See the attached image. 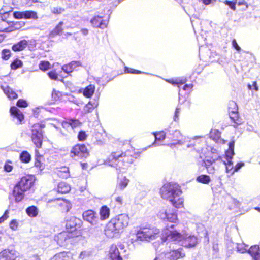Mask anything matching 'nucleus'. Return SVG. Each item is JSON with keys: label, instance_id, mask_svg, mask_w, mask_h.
<instances>
[{"label": "nucleus", "instance_id": "obj_19", "mask_svg": "<svg viewBox=\"0 0 260 260\" xmlns=\"http://www.w3.org/2000/svg\"><path fill=\"white\" fill-rule=\"evenodd\" d=\"M81 66L79 61H72L68 64L64 65L62 67V70L66 73H71L76 67Z\"/></svg>", "mask_w": 260, "mask_h": 260}, {"label": "nucleus", "instance_id": "obj_56", "mask_svg": "<svg viewBox=\"0 0 260 260\" xmlns=\"http://www.w3.org/2000/svg\"><path fill=\"white\" fill-rule=\"evenodd\" d=\"M237 1L235 0L234 2L230 1H226L225 3L226 5L229 6V7L233 10H236L235 4Z\"/></svg>", "mask_w": 260, "mask_h": 260}, {"label": "nucleus", "instance_id": "obj_61", "mask_svg": "<svg viewBox=\"0 0 260 260\" xmlns=\"http://www.w3.org/2000/svg\"><path fill=\"white\" fill-rule=\"evenodd\" d=\"M180 109L179 108L177 107L176 109V110L175 112V115L174 116V121H176L178 120V116H179V114L180 113Z\"/></svg>", "mask_w": 260, "mask_h": 260}, {"label": "nucleus", "instance_id": "obj_18", "mask_svg": "<svg viewBox=\"0 0 260 260\" xmlns=\"http://www.w3.org/2000/svg\"><path fill=\"white\" fill-rule=\"evenodd\" d=\"M248 253L252 257L254 260H260L259 247L258 245H254L248 248Z\"/></svg>", "mask_w": 260, "mask_h": 260}, {"label": "nucleus", "instance_id": "obj_55", "mask_svg": "<svg viewBox=\"0 0 260 260\" xmlns=\"http://www.w3.org/2000/svg\"><path fill=\"white\" fill-rule=\"evenodd\" d=\"M49 78L53 80H57L58 78V75L55 71H51L48 73Z\"/></svg>", "mask_w": 260, "mask_h": 260}, {"label": "nucleus", "instance_id": "obj_2", "mask_svg": "<svg viewBox=\"0 0 260 260\" xmlns=\"http://www.w3.org/2000/svg\"><path fill=\"white\" fill-rule=\"evenodd\" d=\"M160 193L162 198L169 200L175 207L179 208L183 206V200L180 197L182 192L178 185L166 184L161 188Z\"/></svg>", "mask_w": 260, "mask_h": 260}, {"label": "nucleus", "instance_id": "obj_47", "mask_svg": "<svg viewBox=\"0 0 260 260\" xmlns=\"http://www.w3.org/2000/svg\"><path fill=\"white\" fill-rule=\"evenodd\" d=\"M223 161L226 166V171L227 173L230 172L233 169H234L233 167V162L231 161V160H226Z\"/></svg>", "mask_w": 260, "mask_h": 260}, {"label": "nucleus", "instance_id": "obj_50", "mask_svg": "<svg viewBox=\"0 0 260 260\" xmlns=\"http://www.w3.org/2000/svg\"><path fill=\"white\" fill-rule=\"evenodd\" d=\"M87 138V135L86 132L83 131H80L78 135V138L79 141H83L86 140Z\"/></svg>", "mask_w": 260, "mask_h": 260}, {"label": "nucleus", "instance_id": "obj_32", "mask_svg": "<svg viewBox=\"0 0 260 260\" xmlns=\"http://www.w3.org/2000/svg\"><path fill=\"white\" fill-rule=\"evenodd\" d=\"M95 90V86L90 84L87 86L83 91V95L86 98H90L93 94Z\"/></svg>", "mask_w": 260, "mask_h": 260}, {"label": "nucleus", "instance_id": "obj_64", "mask_svg": "<svg viewBox=\"0 0 260 260\" xmlns=\"http://www.w3.org/2000/svg\"><path fill=\"white\" fill-rule=\"evenodd\" d=\"M232 45L233 47L237 50L240 51L241 50L240 47L238 46L235 40L232 41Z\"/></svg>", "mask_w": 260, "mask_h": 260}, {"label": "nucleus", "instance_id": "obj_5", "mask_svg": "<svg viewBox=\"0 0 260 260\" xmlns=\"http://www.w3.org/2000/svg\"><path fill=\"white\" fill-rule=\"evenodd\" d=\"M158 216L165 221L175 222L177 220L176 210L170 207L161 209L158 213Z\"/></svg>", "mask_w": 260, "mask_h": 260}, {"label": "nucleus", "instance_id": "obj_41", "mask_svg": "<svg viewBox=\"0 0 260 260\" xmlns=\"http://www.w3.org/2000/svg\"><path fill=\"white\" fill-rule=\"evenodd\" d=\"M22 62L19 59H16L12 62L11 64V67L12 69L16 70L18 68H19L22 66Z\"/></svg>", "mask_w": 260, "mask_h": 260}, {"label": "nucleus", "instance_id": "obj_33", "mask_svg": "<svg viewBox=\"0 0 260 260\" xmlns=\"http://www.w3.org/2000/svg\"><path fill=\"white\" fill-rule=\"evenodd\" d=\"M98 106V103L96 101L89 102L84 107V111L85 113L91 112Z\"/></svg>", "mask_w": 260, "mask_h": 260}, {"label": "nucleus", "instance_id": "obj_51", "mask_svg": "<svg viewBox=\"0 0 260 260\" xmlns=\"http://www.w3.org/2000/svg\"><path fill=\"white\" fill-rule=\"evenodd\" d=\"M10 56V51L4 49L2 51V58L5 60H8Z\"/></svg>", "mask_w": 260, "mask_h": 260}, {"label": "nucleus", "instance_id": "obj_58", "mask_svg": "<svg viewBox=\"0 0 260 260\" xmlns=\"http://www.w3.org/2000/svg\"><path fill=\"white\" fill-rule=\"evenodd\" d=\"M125 71L128 73L140 74L141 71L132 68H125Z\"/></svg>", "mask_w": 260, "mask_h": 260}, {"label": "nucleus", "instance_id": "obj_63", "mask_svg": "<svg viewBox=\"0 0 260 260\" xmlns=\"http://www.w3.org/2000/svg\"><path fill=\"white\" fill-rule=\"evenodd\" d=\"M88 256V254L86 251H82L79 255V258L81 259H84Z\"/></svg>", "mask_w": 260, "mask_h": 260}, {"label": "nucleus", "instance_id": "obj_62", "mask_svg": "<svg viewBox=\"0 0 260 260\" xmlns=\"http://www.w3.org/2000/svg\"><path fill=\"white\" fill-rule=\"evenodd\" d=\"M58 175L62 178H68L70 177V172L58 173Z\"/></svg>", "mask_w": 260, "mask_h": 260}, {"label": "nucleus", "instance_id": "obj_31", "mask_svg": "<svg viewBox=\"0 0 260 260\" xmlns=\"http://www.w3.org/2000/svg\"><path fill=\"white\" fill-rule=\"evenodd\" d=\"M129 180L125 177H122L118 178L117 187L121 190H123L128 185Z\"/></svg>", "mask_w": 260, "mask_h": 260}, {"label": "nucleus", "instance_id": "obj_48", "mask_svg": "<svg viewBox=\"0 0 260 260\" xmlns=\"http://www.w3.org/2000/svg\"><path fill=\"white\" fill-rule=\"evenodd\" d=\"M51 11L54 14H60L64 11V9L61 7H52Z\"/></svg>", "mask_w": 260, "mask_h": 260}, {"label": "nucleus", "instance_id": "obj_16", "mask_svg": "<svg viewBox=\"0 0 260 260\" xmlns=\"http://www.w3.org/2000/svg\"><path fill=\"white\" fill-rule=\"evenodd\" d=\"M76 219L75 217H71L69 220L67 221L66 226V229L67 230L66 232H69V233H76L77 237L79 234V232L77 231V223L76 222Z\"/></svg>", "mask_w": 260, "mask_h": 260}, {"label": "nucleus", "instance_id": "obj_20", "mask_svg": "<svg viewBox=\"0 0 260 260\" xmlns=\"http://www.w3.org/2000/svg\"><path fill=\"white\" fill-rule=\"evenodd\" d=\"M26 191H23L18 187L17 186L15 185L13 190V194L15 198V201L17 202H19L21 201L24 198V192Z\"/></svg>", "mask_w": 260, "mask_h": 260}, {"label": "nucleus", "instance_id": "obj_13", "mask_svg": "<svg viewBox=\"0 0 260 260\" xmlns=\"http://www.w3.org/2000/svg\"><path fill=\"white\" fill-rule=\"evenodd\" d=\"M115 223L111 220L106 225L104 231L105 235L110 238L116 236L119 233V230L116 226Z\"/></svg>", "mask_w": 260, "mask_h": 260}, {"label": "nucleus", "instance_id": "obj_21", "mask_svg": "<svg viewBox=\"0 0 260 260\" xmlns=\"http://www.w3.org/2000/svg\"><path fill=\"white\" fill-rule=\"evenodd\" d=\"M186 142H188L189 143L187 145V147L189 148H193L198 151H200V148L198 147V145L200 144V142L196 143V140L201 139L200 137H195L193 138L189 139L188 138H186Z\"/></svg>", "mask_w": 260, "mask_h": 260}, {"label": "nucleus", "instance_id": "obj_4", "mask_svg": "<svg viewBox=\"0 0 260 260\" xmlns=\"http://www.w3.org/2000/svg\"><path fill=\"white\" fill-rule=\"evenodd\" d=\"M159 233V229L156 228H143L137 232L136 237L140 241H149L156 239Z\"/></svg>", "mask_w": 260, "mask_h": 260}, {"label": "nucleus", "instance_id": "obj_17", "mask_svg": "<svg viewBox=\"0 0 260 260\" xmlns=\"http://www.w3.org/2000/svg\"><path fill=\"white\" fill-rule=\"evenodd\" d=\"M108 254L111 260H122L120 253L116 245H112L110 246Z\"/></svg>", "mask_w": 260, "mask_h": 260}, {"label": "nucleus", "instance_id": "obj_37", "mask_svg": "<svg viewBox=\"0 0 260 260\" xmlns=\"http://www.w3.org/2000/svg\"><path fill=\"white\" fill-rule=\"evenodd\" d=\"M20 160L25 163H28L31 159L30 154L26 151H23L20 155Z\"/></svg>", "mask_w": 260, "mask_h": 260}, {"label": "nucleus", "instance_id": "obj_23", "mask_svg": "<svg viewBox=\"0 0 260 260\" xmlns=\"http://www.w3.org/2000/svg\"><path fill=\"white\" fill-rule=\"evenodd\" d=\"M230 105L231 106H232L234 107L233 110L230 111V117L232 120H233V121L235 123H236L237 124H238V123L237 122V120H238V114H237L238 108H237L236 104L234 102L232 101L230 103Z\"/></svg>", "mask_w": 260, "mask_h": 260}, {"label": "nucleus", "instance_id": "obj_42", "mask_svg": "<svg viewBox=\"0 0 260 260\" xmlns=\"http://www.w3.org/2000/svg\"><path fill=\"white\" fill-rule=\"evenodd\" d=\"M168 82L171 83L173 85H179V84H182L186 82L185 79H180L179 78L176 79H169L166 80Z\"/></svg>", "mask_w": 260, "mask_h": 260}, {"label": "nucleus", "instance_id": "obj_60", "mask_svg": "<svg viewBox=\"0 0 260 260\" xmlns=\"http://www.w3.org/2000/svg\"><path fill=\"white\" fill-rule=\"evenodd\" d=\"M9 211L6 210L2 217L0 218V223L6 220L8 217Z\"/></svg>", "mask_w": 260, "mask_h": 260}, {"label": "nucleus", "instance_id": "obj_11", "mask_svg": "<svg viewBox=\"0 0 260 260\" xmlns=\"http://www.w3.org/2000/svg\"><path fill=\"white\" fill-rule=\"evenodd\" d=\"M83 219L90 223L92 225H95L98 223L99 218L96 213L92 210H88L84 211L82 214Z\"/></svg>", "mask_w": 260, "mask_h": 260}, {"label": "nucleus", "instance_id": "obj_3", "mask_svg": "<svg viewBox=\"0 0 260 260\" xmlns=\"http://www.w3.org/2000/svg\"><path fill=\"white\" fill-rule=\"evenodd\" d=\"M134 158L127 152L119 153H112L109 157L108 163L109 165L115 167L116 169L124 168L129 164H132Z\"/></svg>", "mask_w": 260, "mask_h": 260}, {"label": "nucleus", "instance_id": "obj_12", "mask_svg": "<svg viewBox=\"0 0 260 260\" xmlns=\"http://www.w3.org/2000/svg\"><path fill=\"white\" fill-rule=\"evenodd\" d=\"M33 184L34 180L32 177L27 176L22 177L16 185L23 191H27L31 188Z\"/></svg>", "mask_w": 260, "mask_h": 260}, {"label": "nucleus", "instance_id": "obj_44", "mask_svg": "<svg viewBox=\"0 0 260 260\" xmlns=\"http://www.w3.org/2000/svg\"><path fill=\"white\" fill-rule=\"evenodd\" d=\"M62 96V94L60 92L53 89L52 93V98L54 101L59 100Z\"/></svg>", "mask_w": 260, "mask_h": 260}, {"label": "nucleus", "instance_id": "obj_45", "mask_svg": "<svg viewBox=\"0 0 260 260\" xmlns=\"http://www.w3.org/2000/svg\"><path fill=\"white\" fill-rule=\"evenodd\" d=\"M71 128L72 129L75 128L77 127H79L81 125V122L77 119H69Z\"/></svg>", "mask_w": 260, "mask_h": 260}, {"label": "nucleus", "instance_id": "obj_34", "mask_svg": "<svg viewBox=\"0 0 260 260\" xmlns=\"http://www.w3.org/2000/svg\"><path fill=\"white\" fill-rule=\"evenodd\" d=\"M68 253L66 252H62L56 254L49 260H68Z\"/></svg>", "mask_w": 260, "mask_h": 260}, {"label": "nucleus", "instance_id": "obj_9", "mask_svg": "<svg viewBox=\"0 0 260 260\" xmlns=\"http://www.w3.org/2000/svg\"><path fill=\"white\" fill-rule=\"evenodd\" d=\"M185 256V253L182 247L177 249L173 248L170 251L166 254V258L170 260H177L179 258H182Z\"/></svg>", "mask_w": 260, "mask_h": 260}, {"label": "nucleus", "instance_id": "obj_30", "mask_svg": "<svg viewBox=\"0 0 260 260\" xmlns=\"http://www.w3.org/2000/svg\"><path fill=\"white\" fill-rule=\"evenodd\" d=\"M100 218L101 220H105L109 218L110 209L106 206H102L100 210Z\"/></svg>", "mask_w": 260, "mask_h": 260}, {"label": "nucleus", "instance_id": "obj_7", "mask_svg": "<svg viewBox=\"0 0 260 260\" xmlns=\"http://www.w3.org/2000/svg\"><path fill=\"white\" fill-rule=\"evenodd\" d=\"M88 153L87 148L85 145L78 144L72 148L70 156L72 158L75 157L83 158L87 157Z\"/></svg>", "mask_w": 260, "mask_h": 260}, {"label": "nucleus", "instance_id": "obj_39", "mask_svg": "<svg viewBox=\"0 0 260 260\" xmlns=\"http://www.w3.org/2000/svg\"><path fill=\"white\" fill-rule=\"evenodd\" d=\"M248 247L249 246L248 245H246L244 243H237V251L241 253H244L247 252Z\"/></svg>", "mask_w": 260, "mask_h": 260}, {"label": "nucleus", "instance_id": "obj_53", "mask_svg": "<svg viewBox=\"0 0 260 260\" xmlns=\"http://www.w3.org/2000/svg\"><path fill=\"white\" fill-rule=\"evenodd\" d=\"M4 169L5 171L7 172H11L13 169V166L11 165V162H6L4 165Z\"/></svg>", "mask_w": 260, "mask_h": 260}, {"label": "nucleus", "instance_id": "obj_15", "mask_svg": "<svg viewBox=\"0 0 260 260\" xmlns=\"http://www.w3.org/2000/svg\"><path fill=\"white\" fill-rule=\"evenodd\" d=\"M172 140L174 141L173 143L171 144L170 146L172 145H183L185 144L186 137H183L179 131L176 130L172 134V137L171 138Z\"/></svg>", "mask_w": 260, "mask_h": 260}, {"label": "nucleus", "instance_id": "obj_46", "mask_svg": "<svg viewBox=\"0 0 260 260\" xmlns=\"http://www.w3.org/2000/svg\"><path fill=\"white\" fill-rule=\"evenodd\" d=\"M50 66L48 61H41L39 64V68L42 71H46L50 68Z\"/></svg>", "mask_w": 260, "mask_h": 260}, {"label": "nucleus", "instance_id": "obj_10", "mask_svg": "<svg viewBox=\"0 0 260 260\" xmlns=\"http://www.w3.org/2000/svg\"><path fill=\"white\" fill-rule=\"evenodd\" d=\"M111 220L115 223V224L116 226L120 230L128 225L129 217L126 214H122L118 215L115 218L112 219Z\"/></svg>", "mask_w": 260, "mask_h": 260}, {"label": "nucleus", "instance_id": "obj_24", "mask_svg": "<svg viewBox=\"0 0 260 260\" xmlns=\"http://www.w3.org/2000/svg\"><path fill=\"white\" fill-rule=\"evenodd\" d=\"M27 41L22 40L12 46V50L14 51H20L23 50L27 46Z\"/></svg>", "mask_w": 260, "mask_h": 260}, {"label": "nucleus", "instance_id": "obj_54", "mask_svg": "<svg viewBox=\"0 0 260 260\" xmlns=\"http://www.w3.org/2000/svg\"><path fill=\"white\" fill-rule=\"evenodd\" d=\"M17 105L20 107L25 108L28 105L26 101L20 99L18 101L17 103Z\"/></svg>", "mask_w": 260, "mask_h": 260}, {"label": "nucleus", "instance_id": "obj_8", "mask_svg": "<svg viewBox=\"0 0 260 260\" xmlns=\"http://www.w3.org/2000/svg\"><path fill=\"white\" fill-rule=\"evenodd\" d=\"M75 237H77L76 233L63 231L56 235L54 237V240L59 246H63L67 244L70 238Z\"/></svg>", "mask_w": 260, "mask_h": 260}, {"label": "nucleus", "instance_id": "obj_6", "mask_svg": "<svg viewBox=\"0 0 260 260\" xmlns=\"http://www.w3.org/2000/svg\"><path fill=\"white\" fill-rule=\"evenodd\" d=\"M31 132L32 141L38 148H41L43 139L41 126L38 124H34Z\"/></svg>", "mask_w": 260, "mask_h": 260}, {"label": "nucleus", "instance_id": "obj_43", "mask_svg": "<svg viewBox=\"0 0 260 260\" xmlns=\"http://www.w3.org/2000/svg\"><path fill=\"white\" fill-rule=\"evenodd\" d=\"M155 141H162L165 138V133L164 132H160L159 133H153Z\"/></svg>", "mask_w": 260, "mask_h": 260}, {"label": "nucleus", "instance_id": "obj_25", "mask_svg": "<svg viewBox=\"0 0 260 260\" xmlns=\"http://www.w3.org/2000/svg\"><path fill=\"white\" fill-rule=\"evenodd\" d=\"M101 19V17H99V16H95L91 19V23L94 27L104 28L106 27V24L105 22H103Z\"/></svg>", "mask_w": 260, "mask_h": 260}, {"label": "nucleus", "instance_id": "obj_59", "mask_svg": "<svg viewBox=\"0 0 260 260\" xmlns=\"http://www.w3.org/2000/svg\"><path fill=\"white\" fill-rule=\"evenodd\" d=\"M62 126L67 129L71 127L69 119L68 121H64L62 122Z\"/></svg>", "mask_w": 260, "mask_h": 260}, {"label": "nucleus", "instance_id": "obj_29", "mask_svg": "<svg viewBox=\"0 0 260 260\" xmlns=\"http://www.w3.org/2000/svg\"><path fill=\"white\" fill-rule=\"evenodd\" d=\"M7 25V23L2 20L0 21V31L2 32H10L15 30V29H18L19 27L17 26L18 24L17 23H16L15 24V28H14L13 26H10L8 27H5V26Z\"/></svg>", "mask_w": 260, "mask_h": 260}, {"label": "nucleus", "instance_id": "obj_22", "mask_svg": "<svg viewBox=\"0 0 260 260\" xmlns=\"http://www.w3.org/2000/svg\"><path fill=\"white\" fill-rule=\"evenodd\" d=\"M71 187L70 185L66 182H60L57 187V191L61 193H66L70 191Z\"/></svg>", "mask_w": 260, "mask_h": 260}, {"label": "nucleus", "instance_id": "obj_57", "mask_svg": "<svg viewBox=\"0 0 260 260\" xmlns=\"http://www.w3.org/2000/svg\"><path fill=\"white\" fill-rule=\"evenodd\" d=\"M244 164L242 162L237 163L235 167H234V170L232 173V174H233L235 172H237L240 168H241L244 166Z\"/></svg>", "mask_w": 260, "mask_h": 260}, {"label": "nucleus", "instance_id": "obj_52", "mask_svg": "<svg viewBox=\"0 0 260 260\" xmlns=\"http://www.w3.org/2000/svg\"><path fill=\"white\" fill-rule=\"evenodd\" d=\"M18 226V222L17 220H12L10 223V228L13 230H16Z\"/></svg>", "mask_w": 260, "mask_h": 260}, {"label": "nucleus", "instance_id": "obj_38", "mask_svg": "<svg viewBox=\"0 0 260 260\" xmlns=\"http://www.w3.org/2000/svg\"><path fill=\"white\" fill-rule=\"evenodd\" d=\"M210 177L206 175H201L197 178V181L198 182L204 184H208L210 182Z\"/></svg>", "mask_w": 260, "mask_h": 260}, {"label": "nucleus", "instance_id": "obj_27", "mask_svg": "<svg viewBox=\"0 0 260 260\" xmlns=\"http://www.w3.org/2000/svg\"><path fill=\"white\" fill-rule=\"evenodd\" d=\"M2 89L6 95L10 99H14L17 98V94L9 86H2Z\"/></svg>", "mask_w": 260, "mask_h": 260}, {"label": "nucleus", "instance_id": "obj_28", "mask_svg": "<svg viewBox=\"0 0 260 260\" xmlns=\"http://www.w3.org/2000/svg\"><path fill=\"white\" fill-rule=\"evenodd\" d=\"M234 141L230 142L229 144V149L225 152L226 160H231L234 155Z\"/></svg>", "mask_w": 260, "mask_h": 260}, {"label": "nucleus", "instance_id": "obj_26", "mask_svg": "<svg viewBox=\"0 0 260 260\" xmlns=\"http://www.w3.org/2000/svg\"><path fill=\"white\" fill-rule=\"evenodd\" d=\"M10 112L20 122L23 120L24 118L23 115L17 107H12L10 109Z\"/></svg>", "mask_w": 260, "mask_h": 260}, {"label": "nucleus", "instance_id": "obj_14", "mask_svg": "<svg viewBox=\"0 0 260 260\" xmlns=\"http://www.w3.org/2000/svg\"><path fill=\"white\" fill-rule=\"evenodd\" d=\"M17 257V251L13 249H5L0 252V260H16Z\"/></svg>", "mask_w": 260, "mask_h": 260}, {"label": "nucleus", "instance_id": "obj_40", "mask_svg": "<svg viewBox=\"0 0 260 260\" xmlns=\"http://www.w3.org/2000/svg\"><path fill=\"white\" fill-rule=\"evenodd\" d=\"M63 22H60L59 24L55 27V28L52 31V34L53 35H59L62 31V26L63 25Z\"/></svg>", "mask_w": 260, "mask_h": 260}, {"label": "nucleus", "instance_id": "obj_49", "mask_svg": "<svg viewBox=\"0 0 260 260\" xmlns=\"http://www.w3.org/2000/svg\"><path fill=\"white\" fill-rule=\"evenodd\" d=\"M13 16L16 19H18L24 18V11L14 12L13 13Z\"/></svg>", "mask_w": 260, "mask_h": 260}, {"label": "nucleus", "instance_id": "obj_36", "mask_svg": "<svg viewBox=\"0 0 260 260\" xmlns=\"http://www.w3.org/2000/svg\"><path fill=\"white\" fill-rule=\"evenodd\" d=\"M38 18L37 13L34 11H24V19H32L36 20Z\"/></svg>", "mask_w": 260, "mask_h": 260}, {"label": "nucleus", "instance_id": "obj_1", "mask_svg": "<svg viewBox=\"0 0 260 260\" xmlns=\"http://www.w3.org/2000/svg\"><path fill=\"white\" fill-rule=\"evenodd\" d=\"M161 240L163 242L167 240L170 241H181L183 240V245L186 247H193L198 243L197 237L194 235L182 232L179 233L174 230V225L167 226L161 233Z\"/></svg>", "mask_w": 260, "mask_h": 260}, {"label": "nucleus", "instance_id": "obj_35", "mask_svg": "<svg viewBox=\"0 0 260 260\" xmlns=\"http://www.w3.org/2000/svg\"><path fill=\"white\" fill-rule=\"evenodd\" d=\"M26 212L29 216L35 217L38 215V210L36 206H31L26 208Z\"/></svg>", "mask_w": 260, "mask_h": 260}]
</instances>
